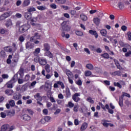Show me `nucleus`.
I'll return each instance as SVG.
<instances>
[{
  "instance_id": "obj_4",
  "label": "nucleus",
  "mask_w": 131,
  "mask_h": 131,
  "mask_svg": "<svg viewBox=\"0 0 131 131\" xmlns=\"http://www.w3.org/2000/svg\"><path fill=\"white\" fill-rule=\"evenodd\" d=\"M59 85L61 86V89H64L65 88V86L64 85V83L60 81H57L56 82L53 84V88H59Z\"/></svg>"
},
{
  "instance_id": "obj_37",
  "label": "nucleus",
  "mask_w": 131,
  "mask_h": 131,
  "mask_svg": "<svg viewBox=\"0 0 131 131\" xmlns=\"http://www.w3.org/2000/svg\"><path fill=\"white\" fill-rule=\"evenodd\" d=\"M9 104L11 107H13L15 106V101L14 100H13L11 99V100H9Z\"/></svg>"
},
{
  "instance_id": "obj_7",
  "label": "nucleus",
  "mask_w": 131,
  "mask_h": 131,
  "mask_svg": "<svg viewBox=\"0 0 131 131\" xmlns=\"http://www.w3.org/2000/svg\"><path fill=\"white\" fill-rule=\"evenodd\" d=\"M40 38V35L38 33H35L34 36L30 38V41H33V40L38 39Z\"/></svg>"
},
{
  "instance_id": "obj_14",
  "label": "nucleus",
  "mask_w": 131,
  "mask_h": 131,
  "mask_svg": "<svg viewBox=\"0 0 131 131\" xmlns=\"http://www.w3.org/2000/svg\"><path fill=\"white\" fill-rule=\"evenodd\" d=\"M21 118L25 121H29V120H30L31 119V117L27 114L24 115L21 117Z\"/></svg>"
},
{
  "instance_id": "obj_28",
  "label": "nucleus",
  "mask_w": 131,
  "mask_h": 131,
  "mask_svg": "<svg viewBox=\"0 0 131 131\" xmlns=\"http://www.w3.org/2000/svg\"><path fill=\"white\" fill-rule=\"evenodd\" d=\"M79 106L78 104H75L73 108V111L75 112H78L79 111Z\"/></svg>"
},
{
  "instance_id": "obj_35",
  "label": "nucleus",
  "mask_w": 131,
  "mask_h": 131,
  "mask_svg": "<svg viewBox=\"0 0 131 131\" xmlns=\"http://www.w3.org/2000/svg\"><path fill=\"white\" fill-rule=\"evenodd\" d=\"M112 75L114 76H120L121 75V72L119 71H115L113 73H112Z\"/></svg>"
},
{
  "instance_id": "obj_50",
  "label": "nucleus",
  "mask_w": 131,
  "mask_h": 131,
  "mask_svg": "<svg viewBox=\"0 0 131 131\" xmlns=\"http://www.w3.org/2000/svg\"><path fill=\"white\" fill-rule=\"evenodd\" d=\"M87 100L88 102H90L92 104H93L94 103V101L93 100L92 97H88Z\"/></svg>"
},
{
  "instance_id": "obj_27",
  "label": "nucleus",
  "mask_w": 131,
  "mask_h": 131,
  "mask_svg": "<svg viewBox=\"0 0 131 131\" xmlns=\"http://www.w3.org/2000/svg\"><path fill=\"white\" fill-rule=\"evenodd\" d=\"M46 55H47V57H49V58H53L54 57L52 53L49 51H47L46 52Z\"/></svg>"
},
{
  "instance_id": "obj_18",
  "label": "nucleus",
  "mask_w": 131,
  "mask_h": 131,
  "mask_svg": "<svg viewBox=\"0 0 131 131\" xmlns=\"http://www.w3.org/2000/svg\"><path fill=\"white\" fill-rule=\"evenodd\" d=\"M10 127V126L8 124H5L2 126L1 128V131H7L8 128Z\"/></svg>"
},
{
  "instance_id": "obj_29",
  "label": "nucleus",
  "mask_w": 131,
  "mask_h": 131,
  "mask_svg": "<svg viewBox=\"0 0 131 131\" xmlns=\"http://www.w3.org/2000/svg\"><path fill=\"white\" fill-rule=\"evenodd\" d=\"M12 20L11 19H8L6 24V26L7 27H9L10 26H12Z\"/></svg>"
},
{
  "instance_id": "obj_63",
  "label": "nucleus",
  "mask_w": 131,
  "mask_h": 131,
  "mask_svg": "<svg viewBox=\"0 0 131 131\" xmlns=\"http://www.w3.org/2000/svg\"><path fill=\"white\" fill-rule=\"evenodd\" d=\"M32 22L36 23L37 21V17L33 18L32 19H30Z\"/></svg>"
},
{
  "instance_id": "obj_19",
  "label": "nucleus",
  "mask_w": 131,
  "mask_h": 131,
  "mask_svg": "<svg viewBox=\"0 0 131 131\" xmlns=\"http://www.w3.org/2000/svg\"><path fill=\"white\" fill-rule=\"evenodd\" d=\"M85 67L89 70H94V67L92 63H88V64H86Z\"/></svg>"
},
{
  "instance_id": "obj_11",
  "label": "nucleus",
  "mask_w": 131,
  "mask_h": 131,
  "mask_svg": "<svg viewBox=\"0 0 131 131\" xmlns=\"http://www.w3.org/2000/svg\"><path fill=\"white\" fill-rule=\"evenodd\" d=\"M30 0H24L22 4V7L23 8L28 7L30 4Z\"/></svg>"
},
{
  "instance_id": "obj_8",
  "label": "nucleus",
  "mask_w": 131,
  "mask_h": 131,
  "mask_svg": "<svg viewBox=\"0 0 131 131\" xmlns=\"http://www.w3.org/2000/svg\"><path fill=\"white\" fill-rule=\"evenodd\" d=\"M34 47V44L30 42H27L26 43V48L29 50L33 49Z\"/></svg>"
},
{
  "instance_id": "obj_30",
  "label": "nucleus",
  "mask_w": 131,
  "mask_h": 131,
  "mask_svg": "<svg viewBox=\"0 0 131 131\" xmlns=\"http://www.w3.org/2000/svg\"><path fill=\"white\" fill-rule=\"evenodd\" d=\"M18 74L20 75V78H23L24 77V71L22 69H20L18 72Z\"/></svg>"
},
{
  "instance_id": "obj_42",
  "label": "nucleus",
  "mask_w": 131,
  "mask_h": 131,
  "mask_svg": "<svg viewBox=\"0 0 131 131\" xmlns=\"http://www.w3.org/2000/svg\"><path fill=\"white\" fill-rule=\"evenodd\" d=\"M100 33L102 36H105L106 35L107 31L105 29H103L100 31Z\"/></svg>"
},
{
  "instance_id": "obj_13",
  "label": "nucleus",
  "mask_w": 131,
  "mask_h": 131,
  "mask_svg": "<svg viewBox=\"0 0 131 131\" xmlns=\"http://www.w3.org/2000/svg\"><path fill=\"white\" fill-rule=\"evenodd\" d=\"M5 93L8 96H12L14 92L12 89H7L5 91Z\"/></svg>"
},
{
  "instance_id": "obj_20",
  "label": "nucleus",
  "mask_w": 131,
  "mask_h": 131,
  "mask_svg": "<svg viewBox=\"0 0 131 131\" xmlns=\"http://www.w3.org/2000/svg\"><path fill=\"white\" fill-rule=\"evenodd\" d=\"M24 16L27 20H30L31 18L32 15L30 13L26 12L25 13Z\"/></svg>"
},
{
  "instance_id": "obj_59",
  "label": "nucleus",
  "mask_w": 131,
  "mask_h": 131,
  "mask_svg": "<svg viewBox=\"0 0 131 131\" xmlns=\"http://www.w3.org/2000/svg\"><path fill=\"white\" fill-rule=\"evenodd\" d=\"M2 77L3 79H8L9 78V75L8 74H3Z\"/></svg>"
},
{
  "instance_id": "obj_2",
  "label": "nucleus",
  "mask_w": 131,
  "mask_h": 131,
  "mask_svg": "<svg viewBox=\"0 0 131 131\" xmlns=\"http://www.w3.org/2000/svg\"><path fill=\"white\" fill-rule=\"evenodd\" d=\"M12 11H7V12L4 13L0 16V20H3L6 18L10 17L12 14Z\"/></svg>"
},
{
  "instance_id": "obj_22",
  "label": "nucleus",
  "mask_w": 131,
  "mask_h": 131,
  "mask_svg": "<svg viewBox=\"0 0 131 131\" xmlns=\"http://www.w3.org/2000/svg\"><path fill=\"white\" fill-rule=\"evenodd\" d=\"M44 48H45V51H50V49H51L50 46L48 43H45L44 45Z\"/></svg>"
},
{
  "instance_id": "obj_56",
  "label": "nucleus",
  "mask_w": 131,
  "mask_h": 131,
  "mask_svg": "<svg viewBox=\"0 0 131 131\" xmlns=\"http://www.w3.org/2000/svg\"><path fill=\"white\" fill-rule=\"evenodd\" d=\"M61 110L60 109H57L56 111H55V112H54V115H57L60 113Z\"/></svg>"
},
{
  "instance_id": "obj_9",
  "label": "nucleus",
  "mask_w": 131,
  "mask_h": 131,
  "mask_svg": "<svg viewBox=\"0 0 131 131\" xmlns=\"http://www.w3.org/2000/svg\"><path fill=\"white\" fill-rule=\"evenodd\" d=\"M47 63V61L46 60V58L41 57L40 59V61H39V64L42 66H44L45 65H46Z\"/></svg>"
},
{
  "instance_id": "obj_15",
  "label": "nucleus",
  "mask_w": 131,
  "mask_h": 131,
  "mask_svg": "<svg viewBox=\"0 0 131 131\" xmlns=\"http://www.w3.org/2000/svg\"><path fill=\"white\" fill-rule=\"evenodd\" d=\"M89 33L92 35H94L96 38H98V37H99V35H98L97 31H93V30H91L89 31Z\"/></svg>"
},
{
  "instance_id": "obj_36",
  "label": "nucleus",
  "mask_w": 131,
  "mask_h": 131,
  "mask_svg": "<svg viewBox=\"0 0 131 131\" xmlns=\"http://www.w3.org/2000/svg\"><path fill=\"white\" fill-rule=\"evenodd\" d=\"M39 53H40V49L39 48L36 49L33 52L34 55H37L38 54H39Z\"/></svg>"
},
{
  "instance_id": "obj_41",
  "label": "nucleus",
  "mask_w": 131,
  "mask_h": 131,
  "mask_svg": "<svg viewBox=\"0 0 131 131\" xmlns=\"http://www.w3.org/2000/svg\"><path fill=\"white\" fill-rule=\"evenodd\" d=\"M7 88L12 89L13 88L12 82L10 81L7 83Z\"/></svg>"
},
{
  "instance_id": "obj_17",
  "label": "nucleus",
  "mask_w": 131,
  "mask_h": 131,
  "mask_svg": "<svg viewBox=\"0 0 131 131\" xmlns=\"http://www.w3.org/2000/svg\"><path fill=\"white\" fill-rule=\"evenodd\" d=\"M88 126V124L86 123H84L82 124L81 126L80 127V130L81 131H84Z\"/></svg>"
},
{
  "instance_id": "obj_5",
  "label": "nucleus",
  "mask_w": 131,
  "mask_h": 131,
  "mask_svg": "<svg viewBox=\"0 0 131 131\" xmlns=\"http://www.w3.org/2000/svg\"><path fill=\"white\" fill-rule=\"evenodd\" d=\"M29 28H30V26L28 24H26L21 26L19 28V30L20 32L24 33L26 31H27Z\"/></svg>"
},
{
  "instance_id": "obj_10",
  "label": "nucleus",
  "mask_w": 131,
  "mask_h": 131,
  "mask_svg": "<svg viewBox=\"0 0 131 131\" xmlns=\"http://www.w3.org/2000/svg\"><path fill=\"white\" fill-rule=\"evenodd\" d=\"M34 98L37 100V101H41L42 100V98L41 97V96H40V93H36L34 96Z\"/></svg>"
},
{
  "instance_id": "obj_21",
  "label": "nucleus",
  "mask_w": 131,
  "mask_h": 131,
  "mask_svg": "<svg viewBox=\"0 0 131 131\" xmlns=\"http://www.w3.org/2000/svg\"><path fill=\"white\" fill-rule=\"evenodd\" d=\"M4 51H5V52H8L9 53H12V49L10 46H7V47H4Z\"/></svg>"
},
{
  "instance_id": "obj_16",
  "label": "nucleus",
  "mask_w": 131,
  "mask_h": 131,
  "mask_svg": "<svg viewBox=\"0 0 131 131\" xmlns=\"http://www.w3.org/2000/svg\"><path fill=\"white\" fill-rule=\"evenodd\" d=\"M21 96L20 94H16L15 93L13 95V99L16 100L17 101L18 100L20 99V98H21Z\"/></svg>"
},
{
  "instance_id": "obj_1",
  "label": "nucleus",
  "mask_w": 131,
  "mask_h": 131,
  "mask_svg": "<svg viewBox=\"0 0 131 131\" xmlns=\"http://www.w3.org/2000/svg\"><path fill=\"white\" fill-rule=\"evenodd\" d=\"M61 36L62 37H65L66 38H70V34H66L65 32H69L71 30V26L69 25L67 21H63L61 24Z\"/></svg>"
},
{
  "instance_id": "obj_40",
  "label": "nucleus",
  "mask_w": 131,
  "mask_h": 131,
  "mask_svg": "<svg viewBox=\"0 0 131 131\" xmlns=\"http://www.w3.org/2000/svg\"><path fill=\"white\" fill-rule=\"evenodd\" d=\"M101 57H103L105 59H108L109 55L107 53H104L101 55Z\"/></svg>"
},
{
  "instance_id": "obj_32",
  "label": "nucleus",
  "mask_w": 131,
  "mask_h": 131,
  "mask_svg": "<svg viewBox=\"0 0 131 131\" xmlns=\"http://www.w3.org/2000/svg\"><path fill=\"white\" fill-rule=\"evenodd\" d=\"M55 2L57 4H63L66 3V0H55Z\"/></svg>"
},
{
  "instance_id": "obj_45",
  "label": "nucleus",
  "mask_w": 131,
  "mask_h": 131,
  "mask_svg": "<svg viewBox=\"0 0 131 131\" xmlns=\"http://www.w3.org/2000/svg\"><path fill=\"white\" fill-rule=\"evenodd\" d=\"M75 34L78 36H82L83 35V33L80 31H77L75 32Z\"/></svg>"
},
{
  "instance_id": "obj_38",
  "label": "nucleus",
  "mask_w": 131,
  "mask_h": 131,
  "mask_svg": "<svg viewBox=\"0 0 131 131\" xmlns=\"http://www.w3.org/2000/svg\"><path fill=\"white\" fill-rule=\"evenodd\" d=\"M28 12H34L36 11L35 8L34 7H29L27 9Z\"/></svg>"
},
{
  "instance_id": "obj_49",
  "label": "nucleus",
  "mask_w": 131,
  "mask_h": 131,
  "mask_svg": "<svg viewBox=\"0 0 131 131\" xmlns=\"http://www.w3.org/2000/svg\"><path fill=\"white\" fill-rule=\"evenodd\" d=\"M84 52H85V53L88 54V55H91V52L88 48H84Z\"/></svg>"
},
{
  "instance_id": "obj_34",
  "label": "nucleus",
  "mask_w": 131,
  "mask_h": 131,
  "mask_svg": "<svg viewBox=\"0 0 131 131\" xmlns=\"http://www.w3.org/2000/svg\"><path fill=\"white\" fill-rule=\"evenodd\" d=\"M45 69L47 71V73H49L50 72V66L49 64H47L46 66H45Z\"/></svg>"
},
{
  "instance_id": "obj_39",
  "label": "nucleus",
  "mask_w": 131,
  "mask_h": 131,
  "mask_svg": "<svg viewBox=\"0 0 131 131\" xmlns=\"http://www.w3.org/2000/svg\"><path fill=\"white\" fill-rule=\"evenodd\" d=\"M75 83L79 86H81L82 84V82L80 79H79L77 81H76Z\"/></svg>"
},
{
  "instance_id": "obj_47",
  "label": "nucleus",
  "mask_w": 131,
  "mask_h": 131,
  "mask_svg": "<svg viewBox=\"0 0 131 131\" xmlns=\"http://www.w3.org/2000/svg\"><path fill=\"white\" fill-rule=\"evenodd\" d=\"M40 58H39V57H36L34 59L35 62L39 63L40 62Z\"/></svg>"
},
{
  "instance_id": "obj_46",
  "label": "nucleus",
  "mask_w": 131,
  "mask_h": 131,
  "mask_svg": "<svg viewBox=\"0 0 131 131\" xmlns=\"http://www.w3.org/2000/svg\"><path fill=\"white\" fill-rule=\"evenodd\" d=\"M68 105L70 108H73L75 106V104L74 103H73V102H72L71 101H69L68 102Z\"/></svg>"
},
{
  "instance_id": "obj_61",
  "label": "nucleus",
  "mask_w": 131,
  "mask_h": 131,
  "mask_svg": "<svg viewBox=\"0 0 131 131\" xmlns=\"http://www.w3.org/2000/svg\"><path fill=\"white\" fill-rule=\"evenodd\" d=\"M121 29L123 31H126L127 29V28L126 26L124 25L121 27Z\"/></svg>"
},
{
  "instance_id": "obj_62",
  "label": "nucleus",
  "mask_w": 131,
  "mask_h": 131,
  "mask_svg": "<svg viewBox=\"0 0 131 131\" xmlns=\"http://www.w3.org/2000/svg\"><path fill=\"white\" fill-rule=\"evenodd\" d=\"M20 42H23L25 40L24 37L23 36H20L19 38H18Z\"/></svg>"
},
{
  "instance_id": "obj_12",
  "label": "nucleus",
  "mask_w": 131,
  "mask_h": 131,
  "mask_svg": "<svg viewBox=\"0 0 131 131\" xmlns=\"http://www.w3.org/2000/svg\"><path fill=\"white\" fill-rule=\"evenodd\" d=\"M66 98H69L71 97V93L70 92V90L69 88H66Z\"/></svg>"
},
{
  "instance_id": "obj_53",
  "label": "nucleus",
  "mask_w": 131,
  "mask_h": 131,
  "mask_svg": "<svg viewBox=\"0 0 131 131\" xmlns=\"http://www.w3.org/2000/svg\"><path fill=\"white\" fill-rule=\"evenodd\" d=\"M49 100H50V101L52 103H55L56 102V100H55V98H54V97H53L52 96H50V98H49Z\"/></svg>"
},
{
  "instance_id": "obj_64",
  "label": "nucleus",
  "mask_w": 131,
  "mask_h": 131,
  "mask_svg": "<svg viewBox=\"0 0 131 131\" xmlns=\"http://www.w3.org/2000/svg\"><path fill=\"white\" fill-rule=\"evenodd\" d=\"M15 16L18 18H20L21 17H22V15L21 14H19V13H17L16 15H15Z\"/></svg>"
},
{
  "instance_id": "obj_6",
  "label": "nucleus",
  "mask_w": 131,
  "mask_h": 131,
  "mask_svg": "<svg viewBox=\"0 0 131 131\" xmlns=\"http://www.w3.org/2000/svg\"><path fill=\"white\" fill-rule=\"evenodd\" d=\"M65 73H66V75L68 76V78H74L73 73L70 70L66 69L65 71Z\"/></svg>"
},
{
  "instance_id": "obj_51",
  "label": "nucleus",
  "mask_w": 131,
  "mask_h": 131,
  "mask_svg": "<svg viewBox=\"0 0 131 131\" xmlns=\"http://www.w3.org/2000/svg\"><path fill=\"white\" fill-rule=\"evenodd\" d=\"M127 36H128V39L129 41H131V32L130 31L128 32L127 33Z\"/></svg>"
},
{
  "instance_id": "obj_26",
  "label": "nucleus",
  "mask_w": 131,
  "mask_h": 131,
  "mask_svg": "<svg viewBox=\"0 0 131 131\" xmlns=\"http://www.w3.org/2000/svg\"><path fill=\"white\" fill-rule=\"evenodd\" d=\"M125 96L126 97H128V98H130L131 97V96L129 94L125 93L124 92H123L122 94L121 95V97L122 98H123Z\"/></svg>"
},
{
  "instance_id": "obj_52",
  "label": "nucleus",
  "mask_w": 131,
  "mask_h": 131,
  "mask_svg": "<svg viewBox=\"0 0 131 131\" xmlns=\"http://www.w3.org/2000/svg\"><path fill=\"white\" fill-rule=\"evenodd\" d=\"M30 77L29 75H26L25 77L24 81H28L30 79Z\"/></svg>"
},
{
  "instance_id": "obj_43",
  "label": "nucleus",
  "mask_w": 131,
  "mask_h": 131,
  "mask_svg": "<svg viewBox=\"0 0 131 131\" xmlns=\"http://www.w3.org/2000/svg\"><path fill=\"white\" fill-rule=\"evenodd\" d=\"M123 98H122V97H120V98H119V104L120 106H123Z\"/></svg>"
},
{
  "instance_id": "obj_23",
  "label": "nucleus",
  "mask_w": 131,
  "mask_h": 131,
  "mask_svg": "<svg viewBox=\"0 0 131 131\" xmlns=\"http://www.w3.org/2000/svg\"><path fill=\"white\" fill-rule=\"evenodd\" d=\"M107 122H108V121L105 119H103L101 120L102 125L105 127H107L108 126V123H107Z\"/></svg>"
},
{
  "instance_id": "obj_57",
  "label": "nucleus",
  "mask_w": 131,
  "mask_h": 131,
  "mask_svg": "<svg viewBox=\"0 0 131 131\" xmlns=\"http://www.w3.org/2000/svg\"><path fill=\"white\" fill-rule=\"evenodd\" d=\"M50 7L52 9H55L57 8V5L56 4H54V3L50 5Z\"/></svg>"
},
{
  "instance_id": "obj_25",
  "label": "nucleus",
  "mask_w": 131,
  "mask_h": 131,
  "mask_svg": "<svg viewBox=\"0 0 131 131\" xmlns=\"http://www.w3.org/2000/svg\"><path fill=\"white\" fill-rule=\"evenodd\" d=\"M93 21H94V23L96 25H100V22L101 21V20L98 18H94Z\"/></svg>"
},
{
  "instance_id": "obj_44",
  "label": "nucleus",
  "mask_w": 131,
  "mask_h": 131,
  "mask_svg": "<svg viewBox=\"0 0 131 131\" xmlns=\"http://www.w3.org/2000/svg\"><path fill=\"white\" fill-rule=\"evenodd\" d=\"M26 112H28L30 115L32 116L34 114L33 111L29 108H27Z\"/></svg>"
},
{
  "instance_id": "obj_24",
  "label": "nucleus",
  "mask_w": 131,
  "mask_h": 131,
  "mask_svg": "<svg viewBox=\"0 0 131 131\" xmlns=\"http://www.w3.org/2000/svg\"><path fill=\"white\" fill-rule=\"evenodd\" d=\"M92 75V72L91 71L86 70L84 72L85 77H90Z\"/></svg>"
},
{
  "instance_id": "obj_54",
  "label": "nucleus",
  "mask_w": 131,
  "mask_h": 131,
  "mask_svg": "<svg viewBox=\"0 0 131 131\" xmlns=\"http://www.w3.org/2000/svg\"><path fill=\"white\" fill-rule=\"evenodd\" d=\"M44 119L46 122H49L51 119V118L49 116H46Z\"/></svg>"
},
{
  "instance_id": "obj_60",
  "label": "nucleus",
  "mask_w": 131,
  "mask_h": 131,
  "mask_svg": "<svg viewBox=\"0 0 131 131\" xmlns=\"http://www.w3.org/2000/svg\"><path fill=\"white\" fill-rule=\"evenodd\" d=\"M118 7H119V8L120 9H122V8H123L124 5H123V4H122V3L121 2H119V3H118Z\"/></svg>"
},
{
  "instance_id": "obj_33",
  "label": "nucleus",
  "mask_w": 131,
  "mask_h": 131,
  "mask_svg": "<svg viewBox=\"0 0 131 131\" xmlns=\"http://www.w3.org/2000/svg\"><path fill=\"white\" fill-rule=\"evenodd\" d=\"M37 8L39 10H40V11H43L47 9V7L46 6H37Z\"/></svg>"
},
{
  "instance_id": "obj_3",
  "label": "nucleus",
  "mask_w": 131,
  "mask_h": 131,
  "mask_svg": "<svg viewBox=\"0 0 131 131\" xmlns=\"http://www.w3.org/2000/svg\"><path fill=\"white\" fill-rule=\"evenodd\" d=\"M80 93H75L73 96H72V99L73 101L75 102H78L81 100V98H80Z\"/></svg>"
},
{
  "instance_id": "obj_48",
  "label": "nucleus",
  "mask_w": 131,
  "mask_h": 131,
  "mask_svg": "<svg viewBox=\"0 0 131 131\" xmlns=\"http://www.w3.org/2000/svg\"><path fill=\"white\" fill-rule=\"evenodd\" d=\"M114 85L120 89L122 88V85L119 82H114Z\"/></svg>"
},
{
  "instance_id": "obj_58",
  "label": "nucleus",
  "mask_w": 131,
  "mask_h": 131,
  "mask_svg": "<svg viewBox=\"0 0 131 131\" xmlns=\"http://www.w3.org/2000/svg\"><path fill=\"white\" fill-rule=\"evenodd\" d=\"M64 98V96L62 93H60L58 94V99H63Z\"/></svg>"
},
{
  "instance_id": "obj_55",
  "label": "nucleus",
  "mask_w": 131,
  "mask_h": 131,
  "mask_svg": "<svg viewBox=\"0 0 131 131\" xmlns=\"http://www.w3.org/2000/svg\"><path fill=\"white\" fill-rule=\"evenodd\" d=\"M95 51L96 52H97V53H98V54H101V53H102V50L101 49V48H99L97 49H95Z\"/></svg>"
},
{
  "instance_id": "obj_31",
  "label": "nucleus",
  "mask_w": 131,
  "mask_h": 131,
  "mask_svg": "<svg viewBox=\"0 0 131 131\" xmlns=\"http://www.w3.org/2000/svg\"><path fill=\"white\" fill-rule=\"evenodd\" d=\"M80 18L83 21H86L88 20V17L83 14L80 15Z\"/></svg>"
}]
</instances>
